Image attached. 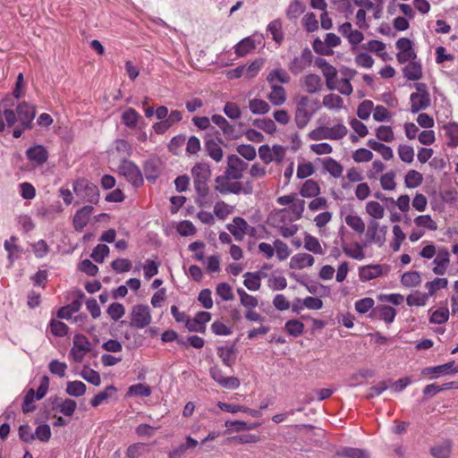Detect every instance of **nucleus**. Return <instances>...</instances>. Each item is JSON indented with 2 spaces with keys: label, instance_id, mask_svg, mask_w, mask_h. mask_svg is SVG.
Returning <instances> with one entry per match:
<instances>
[{
  "label": "nucleus",
  "instance_id": "f257e3e1",
  "mask_svg": "<svg viewBox=\"0 0 458 458\" xmlns=\"http://www.w3.org/2000/svg\"><path fill=\"white\" fill-rule=\"evenodd\" d=\"M318 109V105L317 100H313L305 95L297 97L294 111V122L297 128H305Z\"/></svg>",
  "mask_w": 458,
  "mask_h": 458
},
{
  "label": "nucleus",
  "instance_id": "f03ea898",
  "mask_svg": "<svg viewBox=\"0 0 458 458\" xmlns=\"http://www.w3.org/2000/svg\"><path fill=\"white\" fill-rule=\"evenodd\" d=\"M191 174L193 176L194 188L199 197L197 202L202 206V199L208 193L207 182L211 175L209 165L204 163H198L192 167Z\"/></svg>",
  "mask_w": 458,
  "mask_h": 458
},
{
  "label": "nucleus",
  "instance_id": "7ed1b4c3",
  "mask_svg": "<svg viewBox=\"0 0 458 458\" xmlns=\"http://www.w3.org/2000/svg\"><path fill=\"white\" fill-rule=\"evenodd\" d=\"M72 190L80 201L98 204L99 191L97 185L86 178H78L72 182Z\"/></svg>",
  "mask_w": 458,
  "mask_h": 458
},
{
  "label": "nucleus",
  "instance_id": "20e7f679",
  "mask_svg": "<svg viewBox=\"0 0 458 458\" xmlns=\"http://www.w3.org/2000/svg\"><path fill=\"white\" fill-rule=\"evenodd\" d=\"M413 87L416 92L411 93L410 96L411 112L416 114L420 110L427 109L431 105V99L426 83L417 82Z\"/></svg>",
  "mask_w": 458,
  "mask_h": 458
},
{
  "label": "nucleus",
  "instance_id": "39448f33",
  "mask_svg": "<svg viewBox=\"0 0 458 458\" xmlns=\"http://www.w3.org/2000/svg\"><path fill=\"white\" fill-rule=\"evenodd\" d=\"M214 189L222 195L240 194L241 192L248 194L250 192V191L243 189L242 182H238V180H233L226 174L219 175L215 179Z\"/></svg>",
  "mask_w": 458,
  "mask_h": 458
},
{
  "label": "nucleus",
  "instance_id": "423d86ee",
  "mask_svg": "<svg viewBox=\"0 0 458 458\" xmlns=\"http://www.w3.org/2000/svg\"><path fill=\"white\" fill-rule=\"evenodd\" d=\"M152 321L151 311L148 305L137 304L131 308L130 325L136 328H144Z\"/></svg>",
  "mask_w": 458,
  "mask_h": 458
},
{
  "label": "nucleus",
  "instance_id": "0eeeda50",
  "mask_svg": "<svg viewBox=\"0 0 458 458\" xmlns=\"http://www.w3.org/2000/svg\"><path fill=\"white\" fill-rule=\"evenodd\" d=\"M119 174L135 186L143 182V177L139 167L129 160H123L118 167Z\"/></svg>",
  "mask_w": 458,
  "mask_h": 458
},
{
  "label": "nucleus",
  "instance_id": "6e6552de",
  "mask_svg": "<svg viewBox=\"0 0 458 458\" xmlns=\"http://www.w3.org/2000/svg\"><path fill=\"white\" fill-rule=\"evenodd\" d=\"M90 352V343L83 335H75L73 337V346L71 349L70 356L76 362H81L85 354Z\"/></svg>",
  "mask_w": 458,
  "mask_h": 458
},
{
  "label": "nucleus",
  "instance_id": "1a4fd4ad",
  "mask_svg": "<svg viewBox=\"0 0 458 458\" xmlns=\"http://www.w3.org/2000/svg\"><path fill=\"white\" fill-rule=\"evenodd\" d=\"M313 59L312 52L310 48L303 49L300 55L295 56L288 64V69L293 74H299L309 67Z\"/></svg>",
  "mask_w": 458,
  "mask_h": 458
},
{
  "label": "nucleus",
  "instance_id": "9d476101",
  "mask_svg": "<svg viewBox=\"0 0 458 458\" xmlns=\"http://www.w3.org/2000/svg\"><path fill=\"white\" fill-rule=\"evenodd\" d=\"M248 167V164L242 161L236 155H230L227 158V167L225 174H228L233 180H240L242 177L243 171Z\"/></svg>",
  "mask_w": 458,
  "mask_h": 458
},
{
  "label": "nucleus",
  "instance_id": "9b49d317",
  "mask_svg": "<svg viewBox=\"0 0 458 458\" xmlns=\"http://www.w3.org/2000/svg\"><path fill=\"white\" fill-rule=\"evenodd\" d=\"M450 264V252L445 247H439L437 253L433 260L432 271L437 276H444L446 273Z\"/></svg>",
  "mask_w": 458,
  "mask_h": 458
},
{
  "label": "nucleus",
  "instance_id": "f8f14e48",
  "mask_svg": "<svg viewBox=\"0 0 458 458\" xmlns=\"http://www.w3.org/2000/svg\"><path fill=\"white\" fill-rule=\"evenodd\" d=\"M305 209V201L303 199H295L293 202L291 204L289 208L280 209L276 216L281 219H284L289 216V214L292 213L293 216L289 217L291 221L299 220L304 212Z\"/></svg>",
  "mask_w": 458,
  "mask_h": 458
},
{
  "label": "nucleus",
  "instance_id": "ddd939ff",
  "mask_svg": "<svg viewBox=\"0 0 458 458\" xmlns=\"http://www.w3.org/2000/svg\"><path fill=\"white\" fill-rule=\"evenodd\" d=\"M396 316V310L387 305H377L369 313V318L384 320L386 324H391Z\"/></svg>",
  "mask_w": 458,
  "mask_h": 458
},
{
  "label": "nucleus",
  "instance_id": "4468645a",
  "mask_svg": "<svg viewBox=\"0 0 458 458\" xmlns=\"http://www.w3.org/2000/svg\"><path fill=\"white\" fill-rule=\"evenodd\" d=\"M317 64L323 72L327 89H335L337 76L336 69L328 64L325 59H318L317 61Z\"/></svg>",
  "mask_w": 458,
  "mask_h": 458
},
{
  "label": "nucleus",
  "instance_id": "2eb2a0df",
  "mask_svg": "<svg viewBox=\"0 0 458 458\" xmlns=\"http://www.w3.org/2000/svg\"><path fill=\"white\" fill-rule=\"evenodd\" d=\"M94 208L91 205H87L76 211L73 216V227L76 231H82L88 225L90 216L92 215Z\"/></svg>",
  "mask_w": 458,
  "mask_h": 458
},
{
  "label": "nucleus",
  "instance_id": "dca6fc26",
  "mask_svg": "<svg viewBox=\"0 0 458 458\" xmlns=\"http://www.w3.org/2000/svg\"><path fill=\"white\" fill-rule=\"evenodd\" d=\"M226 227L236 240H242L244 235L249 233V230L250 229L248 223L240 216L234 217L233 223L228 224Z\"/></svg>",
  "mask_w": 458,
  "mask_h": 458
},
{
  "label": "nucleus",
  "instance_id": "f3484780",
  "mask_svg": "<svg viewBox=\"0 0 458 458\" xmlns=\"http://www.w3.org/2000/svg\"><path fill=\"white\" fill-rule=\"evenodd\" d=\"M367 237L370 242L382 246L386 241V227L379 228V224L377 221L370 222Z\"/></svg>",
  "mask_w": 458,
  "mask_h": 458
},
{
  "label": "nucleus",
  "instance_id": "a211bd4d",
  "mask_svg": "<svg viewBox=\"0 0 458 458\" xmlns=\"http://www.w3.org/2000/svg\"><path fill=\"white\" fill-rule=\"evenodd\" d=\"M27 158L38 165H41L47 162L48 152L42 145H35L26 151Z\"/></svg>",
  "mask_w": 458,
  "mask_h": 458
},
{
  "label": "nucleus",
  "instance_id": "6ab92c4d",
  "mask_svg": "<svg viewBox=\"0 0 458 458\" xmlns=\"http://www.w3.org/2000/svg\"><path fill=\"white\" fill-rule=\"evenodd\" d=\"M290 75L284 69L281 67H276L271 70L267 75V81L269 86L287 84L290 82Z\"/></svg>",
  "mask_w": 458,
  "mask_h": 458
},
{
  "label": "nucleus",
  "instance_id": "aec40b11",
  "mask_svg": "<svg viewBox=\"0 0 458 458\" xmlns=\"http://www.w3.org/2000/svg\"><path fill=\"white\" fill-rule=\"evenodd\" d=\"M217 406L222 411H227V412H230V413H236L238 411L245 412V413H248L249 415H250L251 417H254V418H259L262 415L260 411L250 409V408H248V407L243 406V405H238V404H233V403H227L219 402L217 403Z\"/></svg>",
  "mask_w": 458,
  "mask_h": 458
},
{
  "label": "nucleus",
  "instance_id": "412c9836",
  "mask_svg": "<svg viewBox=\"0 0 458 458\" xmlns=\"http://www.w3.org/2000/svg\"><path fill=\"white\" fill-rule=\"evenodd\" d=\"M211 121L223 131V133L226 138H237V132L234 126L229 123L224 116L220 114H214L211 117Z\"/></svg>",
  "mask_w": 458,
  "mask_h": 458
},
{
  "label": "nucleus",
  "instance_id": "4be33fe9",
  "mask_svg": "<svg viewBox=\"0 0 458 458\" xmlns=\"http://www.w3.org/2000/svg\"><path fill=\"white\" fill-rule=\"evenodd\" d=\"M315 259L308 253H298L291 258L290 267L293 269H303L313 266Z\"/></svg>",
  "mask_w": 458,
  "mask_h": 458
},
{
  "label": "nucleus",
  "instance_id": "5701e85b",
  "mask_svg": "<svg viewBox=\"0 0 458 458\" xmlns=\"http://www.w3.org/2000/svg\"><path fill=\"white\" fill-rule=\"evenodd\" d=\"M343 251L346 256L356 260H362L365 258L363 246L360 242L346 243L342 242Z\"/></svg>",
  "mask_w": 458,
  "mask_h": 458
},
{
  "label": "nucleus",
  "instance_id": "b1692460",
  "mask_svg": "<svg viewBox=\"0 0 458 458\" xmlns=\"http://www.w3.org/2000/svg\"><path fill=\"white\" fill-rule=\"evenodd\" d=\"M261 43V39L256 40L252 37H247L235 46V54L238 56H244L256 48Z\"/></svg>",
  "mask_w": 458,
  "mask_h": 458
},
{
  "label": "nucleus",
  "instance_id": "393cba45",
  "mask_svg": "<svg viewBox=\"0 0 458 458\" xmlns=\"http://www.w3.org/2000/svg\"><path fill=\"white\" fill-rule=\"evenodd\" d=\"M236 352L234 345L219 346L217 348V355L227 367H232L235 363Z\"/></svg>",
  "mask_w": 458,
  "mask_h": 458
},
{
  "label": "nucleus",
  "instance_id": "a878e982",
  "mask_svg": "<svg viewBox=\"0 0 458 458\" xmlns=\"http://www.w3.org/2000/svg\"><path fill=\"white\" fill-rule=\"evenodd\" d=\"M269 87L271 90L267 96L269 102L276 106L284 105L286 101V91L284 88L280 85H273Z\"/></svg>",
  "mask_w": 458,
  "mask_h": 458
},
{
  "label": "nucleus",
  "instance_id": "bb28decb",
  "mask_svg": "<svg viewBox=\"0 0 458 458\" xmlns=\"http://www.w3.org/2000/svg\"><path fill=\"white\" fill-rule=\"evenodd\" d=\"M383 274L381 265H369L361 267L359 270V277L362 282L379 277Z\"/></svg>",
  "mask_w": 458,
  "mask_h": 458
},
{
  "label": "nucleus",
  "instance_id": "cd10ccee",
  "mask_svg": "<svg viewBox=\"0 0 458 458\" xmlns=\"http://www.w3.org/2000/svg\"><path fill=\"white\" fill-rule=\"evenodd\" d=\"M403 76L409 81H418L422 77V67L419 61L408 63L403 69Z\"/></svg>",
  "mask_w": 458,
  "mask_h": 458
},
{
  "label": "nucleus",
  "instance_id": "c85d7f7f",
  "mask_svg": "<svg viewBox=\"0 0 458 458\" xmlns=\"http://www.w3.org/2000/svg\"><path fill=\"white\" fill-rule=\"evenodd\" d=\"M453 444L450 440L434 445L430 448V454L434 458H449L451 456Z\"/></svg>",
  "mask_w": 458,
  "mask_h": 458
},
{
  "label": "nucleus",
  "instance_id": "c756f323",
  "mask_svg": "<svg viewBox=\"0 0 458 458\" xmlns=\"http://www.w3.org/2000/svg\"><path fill=\"white\" fill-rule=\"evenodd\" d=\"M303 87L310 94L318 92L322 87V81L317 74H308L303 78Z\"/></svg>",
  "mask_w": 458,
  "mask_h": 458
},
{
  "label": "nucleus",
  "instance_id": "7c9ffc66",
  "mask_svg": "<svg viewBox=\"0 0 458 458\" xmlns=\"http://www.w3.org/2000/svg\"><path fill=\"white\" fill-rule=\"evenodd\" d=\"M454 361H450L443 365L435 366V367H428L422 370L423 375L428 374H449V373H457L458 366L454 368Z\"/></svg>",
  "mask_w": 458,
  "mask_h": 458
},
{
  "label": "nucleus",
  "instance_id": "2f4dec72",
  "mask_svg": "<svg viewBox=\"0 0 458 458\" xmlns=\"http://www.w3.org/2000/svg\"><path fill=\"white\" fill-rule=\"evenodd\" d=\"M423 182V175L417 170H409L404 176V185L408 189H415Z\"/></svg>",
  "mask_w": 458,
  "mask_h": 458
},
{
  "label": "nucleus",
  "instance_id": "473e14b6",
  "mask_svg": "<svg viewBox=\"0 0 458 458\" xmlns=\"http://www.w3.org/2000/svg\"><path fill=\"white\" fill-rule=\"evenodd\" d=\"M320 193V188L317 182L312 179L305 181L302 184L300 194L304 198H313Z\"/></svg>",
  "mask_w": 458,
  "mask_h": 458
},
{
  "label": "nucleus",
  "instance_id": "72a5a7b5",
  "mask_svg": "<svg viewBox=\"0 0 458 458\" xmlns=\"http://www.w3.org/2000/svg\"><path fill=\"white\" fill-rule=\"evenodd\" d=\"M225 427L229 428L225 431V433H230L232 431L240 432V431H243V430H252V429H255L257 427H259L260 424L259 423L248 424L242 420H234V421L228 420L225 422Z\"/></svg>",
  "mask_w": 458,
  "mask_h": 458
},
{
  "label": "nucleus",
  "instance_id": "f704fd0d",
  "mask_svg": "<svg viewBox=\"0 0 458 458\" xmlns=\"http://www.w3.org/2000/svg\"><path fill=\"white\" fill-rule=\"evenodd\" d=\"M18 238L16 236H11L9 240H5L4 246L5 250L8 252L7 259L10 266H12L16 259L15 253L21 252V249L16 244Z\"/></svg>",
  "mask_w": 458,
  "mask_h": 458
},
{
  "label": "nucleus",
  "instance_id": "c9c22d12",
  "mask_svg": "<svg viewBox=\"0 0 458 458\" xmlns=\"http://www.w3.org/2000/svg\"><path fill=\"white\" fill-rule=\"evenodd\" d=\"M208 155L216 162H220L223 158L224 153L220 145L213 140H209L205 144Z\"/></svg>",
  "mask_w": 458,
  "mask_h": 458
},
{
  "label": "nucleus",
  "instance_id": "e433bc0d",
  "mask_svg": "<svg viewBox=\"0 0 458 458\" xmlns=\"http://www.w3.org/2000/svg\"><path fill=\"white\" fill-rule=\"evenodd\" d=\"M304 248L314 254H324V250L319 241L309 233H306L304 236Z\"/></svg>",
  "mask_w": 458,
  "mask_h": 458
},
{
  "label": "nucleus",
  "instance_id": "4c0bfd02",
  "mask_svg": "<svg viewBox=\"0 0 458 458\" xmlns=\"http://www.w3.org/2000/svg\"><path fill=\"white\" fill-rule=\"evenodd\" d=\"M249 108L254 114H265L270 110L268 103L260 98H253L249 102Z\"/></svg>",
  "mask_w": 458,
  "mask_h": 458
},
{
  "label": "nucleus",
  "instance_id": "58836bf2",
  "mask_svg": "<svg viewBox=\"0 0 458 458\" xmlns=\"http://www.w3.org/2000/svg\"><path fill=\"white\" fill-rule=\"evenodd\" d=\"M337 455L344 458H369L368 451L360 448L345 447L337 452Z\"/></svg>",
  "mask_w": 458,
  "mask_h": 458
},
{
  "label": "nucleus",
  "instance_id": "ea45409f",
  "mask_svg": "<svg viewBox=\"0 0 458 458\" xmlns=\"http://www.w3.org/2000/svg\"><path fill=\"white\" fill-rule=\"evenodd\" d=\"M267 31L272 35L276 44L280 45L284 40V33L282 30V21L279 19L272 21L267 25Z\"/></svg>",
  "mask_w": 458,
  "mask_h": 458
},
{
  "label": "nucleus",
  "instance_id": "a19ab883",
  "mask_svg": "<svg viewBox=\"0 0 458 458\" xmlns=\"http://www.w3.org/2000/svg\"><path fill=\"white\" fill-rule=\"evenodd\" d=\"M324 168L335 178H339L344 171L342 165L332 157H327L323 162Z\"/></svg>",
  "mask_w": 458,
  "mask_h": 458
},
{
  "label": "nucleus",
  "instance_id": "79ce46f5",
  "mask_svg": "<svg viewBox=\"0 0 458 458\" xmlns=\"http://www.w3.org/2000/svg\"><path fill=\"white\" fill-rule=\"evenodd\" d=\"M284 330L290 335L298 337L304 332V324L298 319H290L284 324Z\"/></svg>",
  "mask_w": 458,
  "mask_h": 458
},
{
  "label": "nucleus",
  "instance_id": "37998d69",
  "mask_svg": "<svg viewBox=\"0 0 458 458\" xmlns=\"http://www.w3.org/2000/svg\"><path fill=\"white\" fill-rule=\"evenodd\" d=\"M140 114L133 108L126 109L122 114V122L129 128H134L138 124Z\"/></svg>",
  "mask_w": 458,
  "mask_h": 458
},
{
  "label": "nucleus",
  "instance_id": "c03bdc74",
  "mask_svg": "<svg viewBox=\"0 0 458 458\" xmlns=\"http://www.w3.org/2000/svg\"><path fill=\"white\" fill-rule=\"evenodd\" d=\"M346 225L357 233H363L365 231V223L360 216L355 215H347L344 218Z\"/></svg>",
  "mask_w": 458,
  "mask_h": 458
},
{
  "label": "nucleus",
  "instance_id": "a18cd8bd",
  "mask_svg": "<svg viewBox=\"0 0 458 458\" xmlns=\"http://www.w3.org/2000/svg\"><path fill=\"white\" fill-rule=\"evenodd\" d=\"M366 212L374 219H382L385 216L384 207L377 201H369L366 204Z\"/></svg>",
  "mask_w": 458,
  "mask_h": 458
},
{
  "label": "nucleus",
  "instance_id": "49530a36",
  "mask_svg": "<svg viewBox=\"0 0 458 458\" xmlns=\"http://www.w3.org/2000/svg\"><path fill=\"white\" fill-rule=\"evenodd\" d=\"M448 280L446 278L437 277L433 281L427 282L425 288L428 290V295L433 296L439 289L447 287Z\"/></svg>",
  "mask_w": 458,
  "mask_h": 458
},
{
  "label": "nucleus",
  "instance_id": "de8ad7c7",
  "mask_svg": "<svg viewBox=\"0 0 458 458\" xmlns=\"http://www.w3.org/2000/svg\"><path fill=\"white\" fill-rule=\"evenodd\" d=\"M237 293L240 297V301L242 306L247 309H254L259 305V301L255 296L247 293L243 289L238 288Z\"/></svg>",
  "mask_w": 458,
  "mask_h": 458
},
{
  "label": "nucleus",
  "instance_id": "09e8293b",
  "mask_svg": "<svg viewBox=\"0 0 458 458\" xmlns=\"http://www.w3.org/2000/svg\"><path fill=\"white\" fill-rule=\"evenodd\" d=\"M328 132L329 140H339L344 139L347 135L348 129L344 123H339L335 124L334 126H328Z\"/></svg>",
  "mask_w": 458,
  "mask_h": 458
},
{
  "label": "nucleus",
  "instance_id": "8fccbe9b",
  "mask_svg": "<svg viewBox=\"0 0 458 458\" xmlns=\"http://www.w3.org/2000/svg\"><path fill=\"white\" fill-rule=\"evenodd\" d=\"M305 11V5L298 1L294 0L292 2L286 9V17L290 20L298 18Z\"/></svg>",
  "mask_w": 458,
  "mask_h": 458
},
{
  "label": "nucleus",
  "instance_id": "3c124183",
  "mask_svg": "<svg viewBox=\"0 0 458 458\" xmlns=\"http://www.w3.org/2000/svg\"><path fill=\"white\" fill-rule=\"evenodd\" d=\"M323 106L328 109H341L344 106V99L335 94H328L323 98Z\"/></svg>",
  "mask_w": 458,
  "mask_h": 458
},
{
  "label": "nucleus",
  "instance_id": "603ef678",
  "mask_svg": "<svg viewBox=\"0 0 458 458\" xmlns=\"http://www.w3.org/2000/svg\"><path fill=\"white\" fill-rule=\"evenodd\" d=\"M86 392V385L81 381H72L68 382L66 387V393L74 397L81 396Z\"/></svg>",
  "mask_w": 458,
  "mask_h": 458
},
{
  "label": "nucleus",
  "instance_id": "864d4df0",
  "mask_svg": "<svg viewBox=\"0 0 458 458\" xmlns=\"http://www.w3.org/2000/svg\"><path fill=\"white\" fill-rule=\"evenodd\" d=\"M233 212V207L225 201H217L214 206V213L219 219L224 220Z\"/></svg>",
  "mask_w": 458,
  "mask_h": 458
},
{
  "label": "nucleus",
  "instance_id": "5fc2aeb1",
  "mask_svg": "<svg viewBox=\"0 0 458 458\" xmlns=\"http://www.w3.org/2000/svg\"><path fill=\"white\" fill-rule=\"evenodd\" d=\"M396 174L394 171H389L380 177V185L385 191H394L396 188L395 182Z\"/></svg>",
  "mask_w": 458,
  "mask_h": 458
},
{
  "label": "nucleus",
  "instance_id": "6e6d98bb",
  "mask_svg": "<svg viewBox=\"0 0 458 458\" xmlns=\"http://www.w3.org/2000/svg\"><path fill=\"white\" fill-rule=\"evenodd\" d=\"M243 284L248 290L252 292L259 290L261 283L259 282V276H256V274L247 272L243 275Z\"/></svg>",
  "mask_w": 458,
  "mask_h": 458
},
{
  "label": "nucleus",
  "instance_id": "4d7b16f0",
  "mask_svg": "<svg viewBox=\"0 0 458 458\" xmlns=\"http://www.w3.org/2000/svg\"><path fill=\"white\" fill-rule=\"evenodd\" d=\"M414 224L418 227H424L430 231H436L437 229V223L432 219L429 215H420L415 217Z\"/></svg>",
  "mask_w": 458,
  "mask_h": 458
},
{
  "label": "nucleus",
  "instance_id": "13d9d810",
  "mask_svg": "<svg viewBox=\"0 0 458 458\" xmlns=\"http://www.w3.org/2000/svg\"><path fill=\"white\" fill-rule=\"evenodd\" d=\"M49 327L51 333L58 337L65 336L69 330V327L65 323L56 319L51 320Z\"/></svg>",
  "mask_w": 458,
  "mask_h": 458
},
{
  "label": "nucleus",
  "instance_id": "bf43d9fd",
  "mask_svg": "<svg viewBox=\"0 0 458 458\" xmlns=\"http://www.w3.org/2000/svg\"><path fill=\"white\" fill-rule=\"evenodd\" d=\"M420 275L417 271L406 272L402 276L401 282L404 286L412 287L420 284Z\"/></svg>",
  "mask_w": 458,
  "mask_h": 458
},
{
  "label": "nucleus",
  "instance_id": "052dcab7",
  "mask_svg": "<svg viewBox=\"0 0 458 458\" xmlns=\"http://www.w3.org/2000/svg\"><path fill=\"white\" fill-rule=\"evenodd\" d=\"M449 318V310L446 307H441L436 310L430 318L429 321L432 324H443L445 323Z\"/></svg>",
  "mask_w": 458,
  "mask_h": 458
},
{
  "label": "nucleus",
  "instance_id": "680f3d73",
  "mask_svg": "<svg viewBox=\"0 0 458 458\" xmlns=\"http://www.w3.org/2000/svg\"><path fill=\"white\" fill-rule=\"evenodd\" d=\"M128 394L147 397L151 394V388L148 385L139 383L129 387Z\"/></svg>",
  "mask_w": 458,
  "mask_h": 458
},
{
  "label": "nucleus",
  "instance_id": "e2e57ef3",
  "mask_svg": "<svg viewBox=\"0 0 458 458\" xmlns=\"http://www.w3.org/2000/svg\"><path fill=\"white\" fill-rule=\"evenodd\" d=\"M301 22L308 32H314L318 30V21L313 13H306Z\"/></svg>",
  "mask_w": 458,
  "mask_h": 458
},
{
  "label": "nucleus",
  "instance_id": "0e129e2a",
  "mask_svg": "<svg viewBox=\"0 0 458 458\" xmlns=\"http://www.w3.org/2000/svg\"><path fill=\"white\" fill-rule=\"evenodd\" d=\"M216 293L224 301H232L234 298L232 287L227 283H220L216 285Z\"/></svg>",
  "mask_w": 458,
  "mask_h": 458
},
{
  "label": "nucleus",
  "instance_id": "69168bd1",
  "mask_svg": "<svg viewBox=\"0 0 458 458\" xmlns=\"http://www.w3.org/2000/svg\"><path fill=\"white\" fill-rule=\"evenodd\" d=\"M374 304L375 301L372 298L366 297L355 302V310L360 314H365L375 308Z\"/></svg>",
  "mask_w": 458,
  "mask_h": 458
},
{
  "label": "nucleus",
  "instance_id": "338daca9",
  "mask_svg": "<svg viewBox=\"0 0 458 458\" xmlns=\"http://www.w3.org/2000/svg\"><path fill=\"white\" fill-rule=\"evenodd\" d=\"M428 297V293L416 292L408 295L406 301L409 306H424Z\"/></svg>",
  "mask_w": 458,
  "mask_h": 458
},
{
  "label": "nucleus",
  "instance_id": "774afa93",
  "mask_svg": "<svg viewBox=\"0 0 458 458\" xmlns=\"http://www.w3.org/2000/svg\"><path fill=\"white\" fill-rule=\"evenodd\" d=\"M445 134L449 138V145L458 146V123H453L445 126Z\"/></svg>",
  "mask_w": 458,
  "mask_h": 458
}]
</instances>
